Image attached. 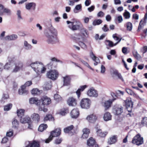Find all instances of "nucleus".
<instances>
[{
  "mask_svg": "<svg viewBox=\"0 0 147 147\" xmlns=\"http://www.w3.org/2000/svg\"><path fill=\"white\" fill-rule=\"evenodd\" d=\"M27 64V65L31 67L38 75H39L40 74L45 73L47 70L45 66L40 61H28Z\"/></svg>",
  "mask_w": 147,
  "mask_h": 147,
  "instance_id": "f257e3e1",
  "label": "nucleus"
},
{
  "mask_svg": "<svg viewBox=\"0 0 147 147\" xmlns=\"http://www.w3.org/2000/svg\"><path fill=\"white\" fill-rule=\"evenodd\" d=\"M45 35L47 38V41L49 44H54L59 41L57 31L53 27H51L45 33Z\"/></svg>",
  "mask_w": 147,
  "mask_h": 147,
  "instance_id": "f03ea898",
  "label": "nucleus"
},
{
  "mask_svg": "<svg viewBox=\"0 0 147 147\" xmlns=\"http://www.w3.org/2000/svg\"><path fill=\"white\" fill-rule=\"evenodd\" d=\"M66 22L68 25V28L73 31L77 30L81 28L82 26L81 22L76 19L72 20L71 21H67Z\"/></svg>",
  "mask_w": 147,
  "mask_h": 147,
  "instance_id": "7ed1b4c3",
  "label": "nucleus"
},
{
  "mask_svg": "<svg viewBox=\"0 0 147 147\" xmlns=\"http://www.w3.org/2000/svg\"><path fill=\"white\" fill-rule=\"evenodd\" d=\"M40 102H42V104L40 105L38 107V109L39 111H43L46 112L47 111V109L44 107L45 105H48L51 103V100L50 98L45 96L42 97L41 98Z\"/></svg>",
  "mask_w": 147,
  "mask_h": 147,
  "instance_id": "20e7f679",
  "label": "nucleus"
},
{
  "mask_svg": "<svg viewBox=\"0 0 147 147\" xmlns=\"http://www.w3.org/2000/svg\"><path fill=\"white\" fill-rule=\"evenodd\" d=\"M91 103V101L88 98H83L80 102V105L82 108L88 109L90 108Z\"/></svg>",
  "mask_w": 147,
  "mask_h": 147,
  "instance_id": "39448f33",
  "label": "nucleus"
},
{
  "mask_svg": "<svg viewBox=\"0 0 147 147\" xmlns=\"http://www.w3.org/2000/svg\"><path fill=\"white\" fill-rule=\"evenodd\" d=\"M15 57L12 56H9L7 57L8 62L3 65V69L9 70L11 69L13 65V61Z\"/></svg>",
  "mask_w": 147,
  "mask_h": 147,
  "instance_id": "423d86ee",
  "label": "nucleus"
},
{
  "mask_svg": "<svg viewBox=\"0 0 147 147\" xmlns=\"http://www.w3.org/2000/svg\"><path fill=\"white\" fill-rule=\"evenodd\" d=\"M144 142L143 138L140 134H137L132 139L131 143L134 144L139 146L142 144Z\"/></svg>",
  "mask_w": 147,
  "mask_h": 147,
  "instance_id": "0eeeda50",
  "label": "nucleus"
},
{
  "mask_svg": "<svg viewBox=\"0 0 147 147\" xmlns=\"http://www.w3.org/2000/svg\"><path fill=\"white\" fill-rule=\"evenodd\" d=\"M47 77L53 80H56L58 77V72L55 70H51L46 74Z\"/></svg>",
  "mask_w": 147,
  "mask_h": 147,
  "instance_id": "6e6552de",
  "label": "nucleus"
},
{
  "mask_svg": "<svg viewBox=\"0 0 147 147\" xmlns=\"http://www.w3.org/2000/svg\"><path fill=\"white\" fill-rule=\"evenodd\" d=\"M111 95L113 98L112 99H109L108 100L105 101L102 103V105L105 107V110L109 109L111 106V105L113 102L116 99L117 96L113 93H111Z\"/></svg>",
  "mask_w": 147,
  "mask_h": 147,
  "instance_id": "1a4fd4ad",
  "label": "nucleus"
},
{
  "mask_svg": "<svg viewBox=\"0 0 147 147\" xmlns=\"http://www.w3.org/2000/svg\"><path fill=\"white\" fill-rule=\"evenodd\" d=\"M13 65H15V67L12 70V72L13 73H16L19 71L22 70L23 66L22 62L20 61H13Z\"/></svg>",
  "mask_w": 147,
  "mask_h": 147,
  "instance_id": "9d476101",
  "label": "nucleus"
},
{
  "mask_svg": "<svg viewBox=\"0 0 147 147\" xmlns=\"http://www.w3.org/2000/svg\"><path fill=\"white\" fill-rule=\"evenodd\" d=\"M123 107L120 105L115 106L113 108V112L116 115H121L123 111Z\"/></svg>",
  "mask_w": 147,
  "mask_h": 147,
  "instance_id": "9b49d317",
  "label": "nucleus"
},
{
  "mask_svg": "<svg viewBox=\"0 0 147 147\" xmlns=\"http://www.w3.org/2000/svg\"><path fill=\"white\" fill-rule=\"evenodd\" d=\"M87 94L90 97H96L98 96L97 91L93 87L90 88L88 90Z\"/></svg>",
  "mask_w": 147,
  "mask_h": 147,
  "instance_id": "f8f14e48",
  "label": "nucleus"
},
{
  "mask_svg": "<svg viewBox=\"0 0 147 147\" xmlns=\"http://www.w3.org/2000/svg\"><path fill=\"white\" fill-rule=\"evenodd\" d=\"M4 14L7 15H10L11 14V10L5 7L3 5H0V16H3Z\"/></svg>",
  "mask_w": 147,
  "mask_h": 147,
  "instance_id": "ddd939ff",
  "label": "nucleus"
},
{
  "mask_svg": "<svg viewBox=\"0 0 147 147\" xmlns=\"http://www.w3.org/2000/svg\"><path fill=\"white\" fill-rule=\"evenodd\" d=\"M126 108L129 112H131L133 104L130 98H128L125 101Z\"/></svg>",
  "mask_w": 147,
  "mask_h": 147,
  "instance_id": "4468645a",
  "label": "nucleus"
},
{
  "mask_svg": "<svg viewBox=\"0 0 147 147\" xmlns=\"http://www.w3.org/2000/svg\"><path fill=\"white\" fill-rule=\"evenodd\" d=\"M67 103L69 106H75L77 103V100L73 97H69L67 100Z\"/></svg>",
  "mask_w": 147,
  "mask_h": 147,
  "instance_id": "2eb2a0df",
  "label": "nucleus"
},
{
  "mask_svg": "<svg viewBox=\"0 0 147 147\" xmlns=\"http://www.w3.org/2000/svg\"><path fill=\"white\" fill-rule=\"evenodd\" d=\"M63 85L68 86L70 84L71 78L69 75H67L63 77Z\"/></svg>",
  "mask_w": 147,
  "mask_h": 147,
  "instance_id": "dca6fc26",
  "label": "nucleus"
},
{
  "mask_svg": "<svg viewBox=\"0 0 147 147\" xmlns=\"http://www.w3.org/2000/svg\"><path fill=\"white\" fill-rule=\"evenodd\" d=\"M86 119L90 123H94L97 119V117L93 114L88 115L86 118Z\"/></svg>",
  "mask_w": 147,
  "mask_h": 147,
  "instance_id": "f3484780",
  "label": "nucleus"
},
{
  "mask_svg": "<svg viewBox=\"0 0 147 147\" xmlns=\"http://www.w3.org/2000/svg\"><path fill=\"white\" fill-rule=\"evenodd\" d=\"M61 133V130L60 128H57L51 132L50 135L53 138L59 136Z\"/></svg>",
  "mask_w": 147,
  "mask_h": 147,
  "instance_id": "a211bd4d",
  "label": "nucleus"
},
{
  "mask_svg": "<svg viewBox=\"0 0 147 147\" xmlns=\"http://www.w3.org/2000/svg\"><path fill=\"white\" fill-rule=\"evenodd\" d=\"M90 55L91 58L95 62L94 63V65L96 66L100 63L99 59L96 57L94 54L91 51L90 53Z\"/></svg>",
  "mask_w": 147,
  "mask_h": 147,
  "instance_id": "6ab92c4d",
  "label": "nucleus"
},
{
  "mask_svg": "<svg viewBox=\"0 0 147 147\" xmlns=\"http://www.w3.org/2000/svg\"><path fill=\"white\" fill-rule=\"evenodd\" d=\"M36 4L34 2L29 3L26 5V8L28 10L34 11L36 9Z\"/></svg>",
  "mask_w": 147,
  "mask_h": 147,
  "instance_id": "aec40b11",
  "label": "nucleus"
},
{
  "mask_svg": "<svg viewBox=\"0 0 147 147\" xmlns=\"http://www.w3.org/2000/svg\"><path fill=\"white\" fill-rule=\"evenodd\" d=\"M70 114L72 118L76 119L79 115V111L77 109H74L71 111Z\"/></svg>",
  "mask_w": 147,
  "mask_h": 147,
  "instance_id": "412c9836",
  "label": "nucleus"
},
{
  "mask_svg": "<svg viewBox=\"0 0 147 147\" xmlns=\"http://www.w3.org/2000/svg\"><path fill=\"white\" fill-rule=\"evenodd\" d=\"M29 102L30 104H35L39 107L40 104V100H38L36 98H32L30 99Z\"/></svg>",
  "mask_w": 147,
  "mask_h": 147,
  "instance_id": "4be33fe9",
  "label": "nucleus"
},
{
  "mask_svg": "<svg viewBox=\"0 0 147 147\" xmlns=\"http://www.w3.org/2000/svg\"><path fill=\"white\" fill-rule=\"evenodd\" d=\"M87 87V86L86 85L81 86L80 87V88L77 90L76 93L77 95L78 98H79L80 97L81 92L83 91Z\"/></svg>",
  "mask_w": 147,
  "mask_h": 147,
  "instance_id": "5701e85b",
  "label": "nucleus"
},
{
  "mask_svg": "<svg viewBox=\"0 0 147 147\" xmlns=\"http://www.w3.org/2000/svg\"><path fill=\"white\" fill-rule=\"evenodd\" d=\"M28 93V91L26 89V87L23 85L21 86V89H19L18 90L19 94L20 95L27 94Z\"/></svg>",
  "mask_w": 147,
  "mask_h": 147,
  "instance_id": "b1692460",
  "label": "nucleus"
},
{
  "mask_svg": "<svg viewBox=\"0 0 147 147\" xmlns=\"http://www.w3.org/2000/svg\"><path fill=\"white\" fill-rule=\"evenodd\" d=\"M31 118L33 121L36 123L38 122L40 120V116L37 113L33 114L31 116Z\"/></svg>",
  "mask_w": 147,
  "mask_h": 147,
  "instance_id": "393cba45",
  "label": "nucleus"
},
{
  "mask_svg": "<svg viewBox=\"0 0 147 147\" xmlns=\"http://www.w3.org/2000/svg\"><path fill=\"white\" fill-rule=\"evenodd\" d=\"M103 118L105 121H108L111 120L112 115L110 113L107 112L105 113Z\"/></svg>",
  "mask_w": 147,
  "mask_h": 147,
  "instance_id": "a878e982",
  "label": "nucleus"
},
{
  "mask_svg": "<svg viewBox=\"0 0 147 147\" xmlns=\"http://www.w3.org/2000/svg\"><path fill=\"white\" fill-rule=\"evenodd\" d=\"M18 36L16 34H12L10 36H7L4 38V39L6 40H14L16 39Z\"/></svg>",
  "mask_w": 147,
  "mask_h": 147,
  "instance_id": "bb28decb",
  "label": "nucleus"
},
{
  "mask_svg": "<svg viewBox=\"0 0 147 147\" xmlns=\"http://www.w3.org/2000/svg\"><path fill=\"white\" fill-rule=\"evenodd\" d=\"M40 144L38 142L34 141L30 143L26 146V147H39Z\"/></svg>",
  "mask_w": 147,
  "mask_h": 147,
  "instance_id": "cd10ccee",
  "label": "nucleus"
},
{
  "mask_svg": "<svg viewBox=\"0 0 147 147\" xmlns=\"http://www.w3.org/2000/svg\"><path fill=\"white\" fill-rule=\"evenodd\" d=\"M30 120V118L27 116L24 117H22L20 118V122L23 123H28Z\"/></svg>",
  "mask_w": 147,
  "mask_h": 147,
  "instance_id": "c85d7f7f",
  "label": "nucleus"
},
{
  "mask_svg": "<svg viewBox=\"0 0 147 147\" xmlns=\"http://www.w3.org/2000/svg\"><path fill=\"white\" fill-rule=\"evenodd\" d=\"M82 9V5L81 4L77 5L73 10L75 13H77L79 11H81Z\"/></svg>",
  "mask_w": 147,
  "mask_h": 147,
  "instance_id": "c756f323",
  "label": "nucleus"
},
{
  "mask_svg": "<svg viewBox=\"0 0 147 147\" xmlns=\"http://www.w3.org/2000/svg\"><path fill=\"white\" fill-rule=\"evenodd\" d=\"M24 49L26 50H30L32 49V45L26 40H25L24 42Z\"/></svg>",
  "mask_w": 147,
  "mask_h": 147,
  "instance_id": "7c9ffc66",
  "label": "nucleus"
},
{
  "mask_svg": "<svg viewBox=\"0 0 147 147\" xmlns=\"http://www.w3.org/2000/svg\"><path fill=\"white\" fill-rule=\"evenodd\" d=\"M97 135L101 137H104L106 136L107 134L106 131H102L101 129H98L97 131Z\"/></svg>",
  "mask_w": 147,
  "mask_h": 147,
  "instance_id": "2f4dec72",
  "label": "nucleus"
},
{
  "mask_svg": "<svg viewBox=\"0 0 147 147\" xmlns=\"http://www.w3.org/2000/svg\"><path fill=\"white\" fill-rule=\"evenodd\" d=\"M117 137L115 136H113L110 137L108 141L109 144H111L115 143L116 141Z\"/></svg>",
  "mask_w": 147,
  "mask_h": 147,
  "instance_id": "473e14b6",
  "label": "nucleus"
},
{
  "mask_svg": "<svg viewBox=\"0 0 147 147\" xmlns=\"http://www.w3.org/2000/svg\"><path fill=\"white\" fill-rule=\"evenodd\" d=\"M25 110L23 109H20L18 110L17 113L18 117L21 118L23 117L24 115Z\"/></svg>",
  "mask_w": 147,
  "mask_h": 147,
  "instance_id": "72a5a7b5",
  "label": "nucleus"
},
{
  "mask_svg": "<svg viewBox=\"0 0 147 147\" xmlns=\"http://www.w3.org/2000/svg\"><path fill=\"white\" fill-rule=\"evenodd\" d=\"M95 140L92 138H90L87 141V144L89 146H92L95 143Z\"/></svg>",
  "mask_w": 147,
  "mask_h": 147,
  "instance_id": "f704fd0d",
  "label": "nucleus"
},
{
  "mask_svg": "<svg viewBox=\"0 0 147 147\" xmlns=\"http://www.w3.org/2000/svg\"><path fill=\"white\" fill-rule=\"evenodd\" d=\"M80 33L84 37H86L88 35V33L87 30L84 28H82Z\"/></svg>",
  "mask_w": 147,
  "mask_h": 147,
  "instance_id": "c9c22d12",
  "label": "nucleus"
},
{
  "mask_svg": "<svg viewBox=\"0 0 147 147\" xmlns=\"http://www.w3.org/2000/svg\"><path fill=\"white\" fill-rule=\"evenodd\" d=\"M13 127L15 129H17L19 126V122L16 119H14L12 122Z\"/></svg>",
  "mask_w": 147,
  "mask_h": 147,
  "instance_id": "e433bc0d",
  "label": "nucleus"
},
{
  "mask_svg": "<svg viewBox=\"0 0 147 147\" xmlns=\"http://www.w3.org/2000/svg\"><path fill=\"white\" fill-rule=\"evenodd\" d=\"M146 23H144V21H143L142 20L140 22L139 25L138 26V29L137 30L138 32H139L140 30L142 28H143L144 27V26L145 24Z\"/></svg>",
  "mask_w": 147,
  "mask_h": 147,
  "instance_id": "4c0bfd02",
  "label": "nucleus"
},
{
  "mask_svg": "<svg viewBox=\"0 0 147 147\" xmlns=\"http://www.w3.org/2000/svg\"><path fill=\"white\" fill-rule=\"evenodd\" d=\"M47 126L46 124H41L40 125L38 128V130L42 132L47 127Z\"/></svg>",
  "mask_w": 147,
  "mask_h": 147,
  "instance_id": "58836bf2",
  "label": "nucleus"
},
{
  "mask_svg": "<svg viewBox=\"0 0 147 147\" xmlns=\"http://www.w3.org/2000/svg\"><path fill=\"white\" fill-rule=\"evenodd\" d=\"M84 38L85 37L83 36L80 33L77 35L76 40L78 42H79L80 41H84Z\"/></svg>",
  "mask_w": 147,
  "mask_h": 147,
  "instance_id": "ea45409f",
  "label": "nucleus"
},
{
  "mask_svg": "<svg viewBox=\"0 0 147 147\" xmlns=\"http://www.w3.org/2000/svg\"><path fill=\"white\" fill-rule=\"evenodd\" d=\"M8 98L9 95L8 94H4L1 100H0L1 103L2 104H3L5 101V100L8 99Z\"/></svg>",
  "mask_w": 147,
  "mask_h": 147,
  "instance_id": "a19ab883",
  "label": "nucleus"
},
{
  "mask_svg": "<svg viewBox=\"0 0 147 147\" xmlns=\"http://www.w3.org/2000/svg\"><path fill=\"white\" fill-rule=\"evenodd\" d=\"M51 87V82H49L46 83L44 86V88L46 90H49L50 89Z\"/></svg>",
  "mask_w": 147,
  "mask_h": 147,
  "instance_id": "79ce46f5",
  "label": "nucleus"
},
{
  "mask_svg": "<svg viewBox=\"0 0 147 147\" xmlns=\"http://www.w3.org/2000/svg\"><path fill=\"white\" fill-rule=\"evenodd\" d=\"M74 128V126L73 125L68 127L64 129V131L66 133H69V132L72 130Z\"/></svg>",
  "mask_w": 147,
  "mask_h": 147,
  "instance_id": "37998d69",
  "label": "nucleus"
},
{
  "mask_svg": "<svg viewBox=\"0 0 147 147\" xmlns=\"http://www.w3.org/2000/svg\"><path fill=\"white\" fill-rule=\"evenodd\" d=\"M80 62H81L85 66L87 67L88 68L92 70V71H94V69L91 67L89 65L88 63L85 61H84L81 58L80 59V60L79 61Z\"/></svg>",
  "mask_w": 147,
  "mask_h": 147,
  "instance_id": "c03bdc74",
  "label": "nucleus"
},
{
  "mask_svg": "<svg viewBox=\"0 0 147 147\" xmlns=\"http://www.w3.org/2000/svg\"><path fill=\"white\" fill-rule=\"evenodd\" d=\"M116 34H113V38L115 40L117 41V42L114 44V45H115V46L119 42L121 41V38H119L117 36H116Z\"/></svg>",
  "mask_w": 147,
  "mask_h": 147,
  "instance_id": "a18cd8bd",
  "label": "nucleus"
},
{
  "mask_svg": "<svg viewBox=\"0 0 147 147\" xmlns=\"http://www.w3.org/2000/svg\"><path fill=\"white\" fill-rule=\"evenodd\" d=\"M123 15L124 17L126 19H129L130 17V13L126 10H125V12L123 13Z\"/></svg>",
  "mask_w": 147,
  "mask_h": 147,
  "instance_id": "49530a36",
  "label": "nucleus"
},
{
  "mask_svg": "<svg viewBox=\"0 0 147 147\" xmlns=\"http://www.w3.org/2000/svg\"><path fill=\"white\" fill-rule=\"evenodd\" d=\"M126 25L127 30L131 31L132 28V24L130 22H128L126 23Z\"/></svg>",
  "mask_w": 147,
  "mask_h": 147,
  "instance_id": "de8ad7c7",
  "label": "nucleus"
},
{
  "mask_svg": "<svg viewBox=\"0 0 147 147\" xmlns=\"http://www.w3.org/2000/svg\"><path fill=\"white\" fill-rule=\"evenodd\" d=\"M67 113H68V110L67 109H63L61 110L60 111L58 112V113L61 115L64 116Z\"/></svg>",
  "mask_w": 147,
  "mask_h": 147,
  "instance_id": "09e8293b",
  "label": "nucleus"
},
{
  "mask_svg": "<svg viewBox=\"0 0 147 147\" xmlns=\"http://www.w3.org/2000/svg\"><path fill=\"white\" fill-rule=\"evenodd\" d=\"M12 106V104H7L4 106V110L5 111H8L11 109Z\"/></svg>",
  "mask_w": 147,
  "mask_h": 147,
  "instance_id": "8fccbe9b",
  "label": "nucleus"
},
{
  "mask_svg": "<svg viewBox=\"0 0 147 147\" xmlns=\"http://www.w3.org/2000/svg\"><path fill=\"white\" fill-rule=\"evenodd\" d=\"M102 21L100 19L94 20L92 23V24L94 26L98 25L102 23Z\"/></svg>",
  "mask_w": 147,
  "mask_h": 147,
  "instance_id": "3c124183",
  "label": "nucleus"
},
{
  "mask_svg": "<svg viewBox=\"0 0 147 147\" xmlns=\"http://www.w3.org/2000/svg\"><path fill=\"white\" fill-rule=\"evenodd\" d=\"M54 98L55 100L57 102L59 101L62 99V98L61 96L57 94H55Z\"/></svg>",
  "mask_w": 147,
  "mask_h": 147,
  "instance_id": "603ef678",
  "label": "nucleus"
},
{
  "mask_svg": "<svg viewBox=\"0 0 147 147\" xmlns=\"http://www.w3.org/2000/svg\"><path fill=\"white\" fill-rule=\"evenodd\" d=\"M39 92V91L37 88H34L31 91L32 94L34 95L38 94Z\"/></svg>",
  "mask_w": 147,
  "mask_h": 147,
  "instance_id": "864d4df0",
  "label": "nucleus"
},
{
  "mask_svg": "<svg viewBox=\"0 0 147 147\" xmlns=\"http://www.w3.org/2000/svg\"><path fill=\"white\" fill-rule=\"evenodd\" d=\"M126 91L129 94L134 96L136 95L134 92L132 90L126 88Z\"/></svg>",
  "mask_w": 147,
  "mask_h": 147,
  "instance_id": "5fc2aeb1",
  "label": "nucleus"
},
{
  "mask_svg": "<svg viewBox=\"0 0 147 147\" xmlns=\"http://www.w3.org/2000/svg\"><path fill=\"white\" fill-rule=\"evenodd\" d=\"M84 41H80L78 42L79 45L83 49H85L86 48V46L83 42Z\"/></svg>",
  "mask_w": 147,
  "mask_h": 147,
  "instance_id": "6e6d98bb",
  "label": "nucleus"
},
{
  "mask_svg": "<svg viewBox=\"0 0 147 147\" xmlns=\"http://www.w3.org/2000/svg\"><path fill=\"white\" fill-rule=\"evenodd\" d=\"M16 15L18 17V19L19 20L22 19V18L21 15V11L20 10H18L17 11Z\"/></svg>",
  "mask_w": 147,
  "mask_h": 147,
  "instance_id": "4d7b16f0",
  "label": "nucleus"
},
{
  "mask_svg": "<svg viewBox=\"0 0 147 147\" xmlns=\"http://www.w3.org/2000/svg\"><path fill=\"white\" fill-rule=\"evenodd\" d=\"M52 118V117L51 115H47L44 118V121H45L48 120H50Z\"/></svg>",
  "mask_w": 147,
  "mask_h": 147,
  "instance_id": "13d9d810",
  "label": "nucleus"
},
{
  "mask_svg": "<svg viewBox=\"0 0 147 147\" xmlns=\"http://www.w3.org/2000/svg\"><path fill=\"white\" fill-rule=\"evenodd\" d=\"M119 73L118 71L116 70H114L112 71H111V75L113 77L117 76Z\"/></svg>",
  "mask_w": 147,
  "mask_h": 147,
  "instance_id": "bf43d9fd",
  "label": "nucleus"
},
{
  "mask_svg": "<svg viewBox=\"0 0 147 147\" xmlns=\"http://www.w3.org/2000/svg\"><path fill=\"white\" fill-rule=\"evenodd\" d=\"M32 84V82L31 81H29L26 82L25 84L23 85L26 87H27L29 86Z\"/></svg>",
  "mask_w": 147,
  "mask_h": 147,
  "instance_id": "052dcab7",
  "label": "nucleus"
},
{
  "mask_svg": "<svg viewBox=\"0 0 147 147\" xmlns=\"http://www.w3.org/2000/svg\"><path fill=\"white\" fill-rule=\"evenodd\" d=\"M62 141V139L61 138H58L56 139L55 141V143L56 144H60Z\"/></svg>",
  "mask_w": 147,
  "mask_h": 147,
  "instance_id": "680f3d73",
  "label": "nucleus"
},
{
  "mask_svg": "<svg viewBox=\"0 0 147 147\" xmlns=\"http://www.w3.org/2000/svg\"><path fill=\"white\" fill-rule=\"evenodd\" d=\"M82 131L83 133L87 134H89L90 132V130L87 128H85L83 129H82Z\"/></svg>",
  "mask_w": 147,
  "mask_h": 147,
  "instance_id": "e2e57ef3",
  "label": "nucleus"
},
{
  "mask_svg": "<svg viewBox=\"0 0 147 147\" xmlns=\"http://www.w3.org/2000/svg\"><path fill=\"white\" fill-rule=\"evenodd\" d=\"M53 138L50 135L49 137L47 139L45 140V142L46 143H49L51 140H52Z\"/></svg>",
  "mask_w": 147,
  "mask_h": 147,
  "instance_id": "0e129e2a",
  "label": "nucleus"
},
{
  "mask_svg": "<svg viewBox=\"0 0 147 147\" xmlns=\"http://www.w3.org/2000/svg\"><path fill=\"white\" fill-rule=\"evenodd\" d=\"M102 29L105 32L108 31L109 30V29L107 27V26L106 24H105L104 25Z\"/></svg>",
  "mask_w": 147,
  "mask_h": 147,
  "instance_id": "69168bd1",
  "label": "nucleus"
},
{
  "mask_svg": "<svg viewBox=\"0 0 147 147\" xmlns=\"http://www.w3.org/2000/svg\"><path fill=\"white\" fill-rule=\"evenodd\" d=\"M72 56L74 58L78 61H79L81 58L80 56L74 54L72 55Z\"/></svg>",
  "mask_w": 147,
  "mask_h": 147,
  "instance_id": "338daca9",
  "label": "nucleus"
},
{
  "mask_svg": "<svg viewBox=\"0 0 147 147\" xmlns=\"http://www.w3.org/2000/svg\"><path fill=\"white\" fill-rule=\"evenodd\" d=\"M142 123L144 125H147V117L144 118L142 121Z\"/></svg>",
  "mask_w": 147,
  "mask_h": 147,
  "instance_id": "774afa93",
  "label": "nucleus"
}]
</instances>
